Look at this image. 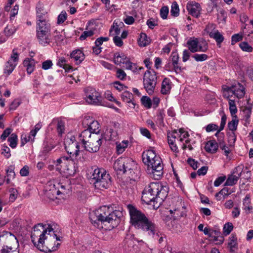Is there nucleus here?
Returning a JSON list of instances; mask_svg holds the SVG:
<instances>
[{
    "label": "nucleus",
    "instance_id": "1",
    "mask_svg": "<svg viewBox=\"0 0 253 253\" xmlns=\"http://www.w3.org/2000/svg\"><path fill=\"white\" fill-rule=\"evenodd\" d=\"M50 224L39 223L34 227L31 232V240L35 246L41 251L51 252L57 250L60 244L55 243L56 241L60 240L59 237L53 231Z\"/></svg>",
    "mask_w": 253,
    "mask_h": 253
},
{
    "label": "nucleus",
    "instance_id": "2",
    "mask_svg": "<svg viewBox=\"0 0 253 253\" xmlns=\"http://www.w3.org/2000/svg\"><path fill=\"white\" fill-rule=\"evenodd\" d=\"M123 218V213L122 211H112V209L107 206L100 208L90 216L92 223L97 228H103V225H106L107 223L109 224V227L106 228V229L117 227Z\"/></svg>",
    "mask_w": 253,
    "mask_h": 253
},
{
    "label": "nucleus",
    "instance_id": "3",
    "mask_svg": "<svg viewBox=\"0 0 253 253\" xmlns=\"http://www.w3.org/2000/svg\"><path fill=\"white\" fill-rule=\"evenodd\" d=\"M169 188L166 183L151 182L142 192V201L147 205L154 204V208L157 209L168 196Z\"/></svg>",
    "mask_w": 253,
    "mask_h": 253
},
{
    "label": "nucleus",
    "instance_id": "4",
    "mask_svg": "<svg viewBox=\"0 0 253 253\" xmlns=\"http://www.w3.org/2000/svg\"><path fill=\"white\" fill-rule=\"evenodd\" d=\"M127 209L130 217V222L136 228L147 232L149 235L159 237L158 227L148 219L145 214L132 205H127Z\"/></svg>",
    "mask_w": 253,
    "mask_h": 253
},
{
    "label": "nucleus",
    "instance_id": "5",
    "mask_svg": "<svg viewBox=\"0 0 253 253\" xmlns=\"http://www.w3.org/2000/svg\"><path fill=\"white\" fill-rule=\"evenodd\" d=\"M142 157L143 162L148 166L149 174L155 179H161L164 173V165L159 155L153 149H149L143 152Z\"/></svg>",
    "mask_w": 253,
    "mask_h": 253
},
{
    "label": "nucleus",
    "instance_id": "6",
    "mask_svg": "<svg viewBox=\"0 0 253 253\" xmlns=\"http://www.w3.org/2000/svg\"><path fill=\"white\" fill-rule=\"evenodd\" d=\"M79 139L84 149L90 153L98 152L102 143V136L97 133H91L89 130H83Z\"/></svg>",
    "mask_w": 253,
    "mask_h": 253
},
{
    "label": "nucleus",
    "instance_id": "7",
    "mask_svg": "<svg viewBox=\"0 0 253 253\" xmlns=\"http://www.w3.org/2000/svg\"><path fill=\"white\" fill-rule=\"evenodd\" d=\"M89 178L96 189H107L111 185V177L103 169L91 168Z\"/></svg>",
    "mask_w": 253,
    "mask_h": 253
},
{
    "label": "nucleus",
    "instance_id": "8",
    "mask_svg": "<svg viewBox=\"0 0 253 253\" xmlns=\"http://www.w3.org/2000/svg\"><path fill=\"white\" fill-rule=\"evenodd\" d=\"M36 33L37 38L40 44L46 46L52 42L51 25L48 21H42L41 23H38L36 28Z\"/></svg>",
    "mask_w": 253,
    "mask_h": 253
},
{
    "label": "nucleus",
    "instance_id": "9",
    "mask_svg": "<svg viewBox=\"0 0 253 253\" xmlns=\"http://www.w3.org/2000/svg\"><path fill=\"white\" fill-rule=\"evenodd\" d=\"M157 76L154 70H147L143 76V85L149 94H152L157 84Z\"/></svg>",
    "mask_w": 253,
    "mask_h": 253
},
{
    "label": "nucleus",
    "instance_id": "10",
    "mask_svg": "<svg viewBox=\"0 0 253 253\" xmlns=\"http://www.w3.org/2000/svg\"><path fill=\"white\" fill-rule=\"evenodd\" d=\"M139 241L134 238L133 234L128 233L124 240V250L126 253H136L139 251Z\"/></svg>",
    "mask_w": 253,
    "mask_h": 253
},
{
    "label": "nucleus",
    "instance_id": "11",
    "mask_svg": "<svg viewBox=\"0 0 253 253\" xmlns=\"http://www.w3.org/2000/svg\"><path fill=\"white\" fill-rule=\"evenodd\" d=\"M86 95V100L90 104L98 105L100 103L101 97L99 92L96 90L90 87H87L85 89Z\"/></svg>",
    "mask_w": 253,
    "mask_h": 253
},
{
    "label": "nucleus",
    "instance_id": "12",
    "mask_svg": "<svg viewBox=\"0 0 253 253\" xmlns=\"http://www.w3.org/2000/svg\"><path fill=\"white\" fill-rule=\"evenodd\" d=\"M245 88L240 83H238L231 87H227L224 89V90L234 94L237 98H241L243 97L245 94Z\"/></svg>",
    "mask_w": 253,
    "mask_h": 253
},
{
    "label": "nucleus",
    "instance_id": "13",
    "mask_svg": "<svg viewBox=\"0 0 253 253\" xmlns=\"http://www.w3.org/2000/svg\"><path fill=\"white\" fill-rule=\"evenodd\" d=\"M242 167L238 166L236 167L233 171V174L229 175L227 178L224 185L225 186H233L235 184L242 173Z\"/></svg>",
    "mask_w": 253,
    "mask_h": 253
},
{
    "label": "nucleus",
    "instance_id": "14",
    "mask_svg": "<svg viewBox=\"0 0 253 253\" xmlns=\"http://www.w3.org/2000/svg\"><path fill=\"white\" fill-rule=\"evenodd\" d=\"M214 25L213 24H209L206 27V30L209 33V36L211 38L214 39L217 45L220 44L224 41V38L223 35L218 31L215 30L213 32H210V28H213L214 29Z\"/></svg>",
    "mask_w": 253,
    "mask_h": 253
},
{
    "label": "nucleus",
    "instance_id": "15",
    "mask_svg": "<svg viewBox=\"0 0 253 253\" xmlns=\"http://www.w3.org/2000/svg\"><path fill=\"white\" fill-rule=\"evenodd\" d=\"M226 120L227 117L226 115L224 113H223L221 117L219 128L217 130V132L215 134V135L217 137V141L219 145H220L221 143H224V134L223 133L220 132V131L224 129L225 125L226 123Z\"/></svg>",
    "mask_w": 253,
    "mask_h": 253
},
{
    "label": "nucleus",
    "instance_id": "16",
    "mask_svg": "<svg viewBox=\"0 0 253 253\" xmlns=\"http://www.w3.org/2000/svg\"><path fill=\"white\" fill-rule=\"evenodd\" d=\"M227 247L230 253H236L238 249L237 237L235 233H232L228 239Z\"/></svg>",
    "mask_w": 253,
    "mask_h": 253
},
{
    "label": "nucleus",
    "instance_id": "17",
    "mask_svg": "<svg viewBox=\"0 0 253 253\" xmlns=\"http://www.w3.org/2000/svg\"><path fill=\"white\" fill-rule=\"evenodd\" d=\"M126 157H120L115 161L114 164L113 168L115 171L119 173H124L126 172L125 165L126 163Z\"/></svg>",
    "mask_w": 253,
    "mask_h": 253
},
{
    "label": "nucleus",
    "instance_id": "18",
    "mask_svg": "<svg viewBox=\"0 0 253 253\" xmlns=\"http://www.w3.org/2000/svg\"><path fill=\"white\" fill-rule=\"evenodd\" d=\"M169 61L172 63L173 65L175 68V72L176 74L180 73L182 71V68L179 66V56L176 52H172L169 57Z\"/></svg>",
    "mask_w": 253,
    "mask_h": 253
},
{
    "label": "nucleus",
    "instance_id": "19",
    "mask_svg": "<svg viewBox=\"0 0 253 253\" xmlns=\"http://www.w3.org/2000/svg\"><path fill=\"white\" fill-rule=\"evenodd\" d=\"M70 57L73 59L76 64H81L84 59V54L80 49H76L70 54Z\"/></svg>",
    "mask_w": 253,
    "mask_h": 253
},
{
    "label": "nucleus",
    "instance_id": "20",
    "mask_svg": "<svg viewBox=\"0 0 253 253\" xmlns=\"http://www.w3.org/2000/svg\"><path fill=\"white\" fill-rule=\"evenodd\" d=\"M114 62L117 65L126 64L129 61V59L123 53L116 52L114 54Z\"/></svg>",
    "mask_w": 253,
    "mask_h": 253
},
{
    "label": "nucleus",
    "instance_id": "21",
    "mask_svg": "<svg viewBox=\"0 0 253 253\" xmlns=\"http://www.w3.org/2000/svg\"><path fill=\"white\" fill-rule=\"evenodd\" d=\"M56 163L57 164H59L62 169H64L63 167H67L70 164H75V162H74V160L71 155L70 157H61L56 161Z\"/></svg>",
    "mask_w": 253,
    "mask_h": 253
},
{
    "label": "nucleus",
    "instance_id": "22",
    "mask_svg": "<svg viewBox=\"0 0 253 253\" xmlns=\"http://www.w3.org/2000/svg\"><path fill=\"white\" fill-rule=\"evenodd\" d=\"M53 164L55 166V169L56 171L61 172L62 171L66 170L67 171V173L70 175L74 174L76 171V169L78 168L77 166H74L73 167H69V166H68L66 169H62V167L60 166L59 164H57L56 163V161L53 162Z\"/></svg>",
    "mask_w": 253,
    "mask_h": 253
},
{
    "label": "nucleus",
    "instance_id": "23",
    "mask_svg": "<svg viewBox=\"0 0 253 253\" xmlns=\"http://www.w3.org/2000/svg\"><path fill=\"white\" fill-rule=\"evenodd\" d=\"M65 148L67 152V153L70 155H72V156L75 157L76 160L77 161L78 163L76 164L77 165L79 164L78 160L77 159V157L79 155V144H76L75 145V147H73L72 146V144L69 145V147L67 145H65Z\"/></svg>",
    "mask_w": 253,
    "mask_h": 253
},
{
    "label": "nucleus",
    "instance_id": "24",
    "mask_svg": "<svg viewBox=\"0 0 253 253\" xmlns=\"http://www.w3.org/2000/svg\"><path fill=\"white\" fill-rule=\"evenodd\" d=\"M218 147L217 142L215 140H211L206 143L205 149L207 152L214 153L217 151Z\"/></svg>",
    "mask_w": 253,
    "mask_h": 253
},
{
    "label": "nucleus",
    "instance_id": "25",
    "mask_svg": "<svg viewBox=\"0 0 253 253\" xmlns=\"http://www.w3.org/2000/svg\"><path fill=\"white\" fill-rule=\"evenodd\" d=\"M171 88V82L170 80L165 78L162 82L161 93L163 94H167L170 92Z\"/></svg>",
    "mask_w": 253,
    "mask_h": 253
},
{
    "label": "nucleus",
    "instance_id": "26",
    "mask_svg": "<svg viewBox=\"0 0 253 253\" xmlns=\"http://www.w3.org/2000/svg\"><path fill=\"white\" fill-rule=\"evenodd\" d=\"M24 67H26V71L28 74H31L35 69V60L32 58H26L23 62Z\"/></svg>",
    "mask_w": 253,
    "mask_h": 253
},
{
    "label": "nucleus",
    "instance_id": "27",
    "mask_svg": "<svg viewBox=\"0 0 253 253\" xmlns=\"http://www.w3.org/2000/svg\"><path fill=\"white\" fill-rule=\"evenodd\" d=\"M198 43L199 42L197 38H190L186 43L188 49L192 53L198 51Z\"/></svg>",
    "mask_w": 253,
    "mask_h": 253
},
{
    "label": "nucleus",
    "instance_id": "28",
    "mask_svg": "<svg viewBox=\"0 0 253 253\" xmlns=\"http://www.w3.org/2000/svg\"><path fill=\"white\" fill-rule=\"evenodd\" d=\"M126 174L127 175L130 180L136 181L139 178L140 176V169L137 168V166H136L134 169L126 172Z\"/></svg>",
    "mask_w": 253,
    "mask_h": 253
},
{
    "label": "nucleus",
    "instance_id": "29",
    "mask_svg": "<svg viewBox=\"0 0 253 253\" xmlns=\"http://www.w3.org/2000/svg\"><path fill=\"white\" fill-rule=\"evenodd\" d=\"M106 141H110L116 137V132L114 131L112 128H107L103 135H100Z\"/></svg>",
    "mask_w": 253,
    "mask_h": 253
},
{
    "label": "nucleus",
    "instance_id": "30",
    "mask_svg": "<svg viewBox=\"0 0 253 253\" xmlns=\"http://www.w3.org/2000/svg\"><path fill=\"white\" fill-rule=\"evenodd\" d=\"M57 65L63 68L66 72H69L70 70L73 69L71 66L67 64V60L63 57L59 58Z\"/></svg>",
    "mask_w": 253,
    "mask_h": 253
},
{
    "label": "nucleus",
    "instance_id": "31",
    "mask_svg": "<svg viewBox=\"0 0 253 253\" xmlns=\"http://www.w3.org/2000/svg\"><path fill=\"white\" fill-rule=\"evenodd\" d=\"M239 123V120L237 118V115H235L232 117L231 121L228 122L227 126L230 130L231 132H235L237 129Z\"/></svg>",
    "mask_w": 253,
    "mask_h": 253
},
{
    "label": "nucleus",
    "instance_id": "32",
    "mask_svg": "<svg viewBox=\"0 0 253 253\" xmlns=\"http://www.w3.org/2000/svg\"><path fill=\"white\" fill-rule=\"evenodd\" d=\"M125 169H126V172H124V174H126V172L129 171L130 170H132L133 169H134L135 167L137 166L135 162L132 160L131 159L126 157V163L125 165Z\"/></svg>",
    "mask_w": 253,
    "mask_h": 253
},
{
    "label": "nucleus",
    "instance_id": "33",
    "mask_svg": "<svg viewBox=\"0 0 253 253\" xmlns=\"http://www.w3.org/2000/svg\"><path fill=\"white\" fill-rule=\"evenodd\" d=\"M14 167L13 166H10L6 169V176L5 180L7 184L9 183L11 180L15 177V172L14 171Z\"/></svg>",
    "mask_w": 253,
    "mask_h": 253
},
{
    "label": "nucleus",
    "instance_id": "34",
    "mask_svg": "<svg viewBox=\"0 0 253 253\" xmlns=\"http://www.w3.org/2000/svg\"><path fill=\"white\" fill-rule=\"evenodd\" d=\"M72 144V146L75 147L76 144H78V142L76 141L75 137L71 134H68L65 137L64 140V145H69Z\"/></svg>",
    "mask_w": 253,
    "mask_h": 253
},
{
    "label": "nucleus",
    "instance_id": "35",
    "mask_svg": "<svg viewBox=\"0 0 253 253\" xmlns=\"http://www.w3.org/2000/svg\"><path fill=\"white\" fill-rule=\"evenodd\" d=\"M165 116V111L163 109H158L157 112V121L156 123L160 126H164V119Z\"/></svg>",
    "mask_w": 253,
    "mask_h": 253
},
{
    "label": "nucleus",
    "instance_id": "36",
    "mask_svg": "<svg viewBox=\"0 0 253 253\" xmlns=\"http://www.w3.org/2000/svg\"><path fill=\"white\" fill-rule=\"evenodd\" d=\"M126 69L130 70L135 73H138L139 71L144 69L143 67H139V68H138L137 64L133 63L130 61H128L126 63Z\"/></svg>",
    "mask_w": 253,
    "mask_h": 253
},
{
    "label": "nucleus",
    "instance_id": "37",
    "mask_svg": "<svg viewBox=\"0 0 253 253\" xmlns=\"http://www.w3.org/2000/svg\"><path fill=\"white\" fill-rule=\"evenodd\" d=\"M121 98L123 101L126 103H132L133 105L134 104L132 102L133 98V94L128 91H125L121 95Z\"/></svg>",
    "mask_w": 253,
    "mask_h": 253
},
{
    "label": "nucleus",
    "instance_id": "38",
    "mask_svg": "<svg viewBox=\"0 0 253 253\" xmlns=\"http://www.w3.org/2000/svg\"><path fill=\"white\" fill-rule=\"evenodd\" d=\"M54 193H56V195H65L67 194L66 189V186L63 185L62 183H58L57 188L54 187V189L53 190ZM53 192V190L51 191Z\"/></svg>",
    "mask_w": 253,
    "mask_h": 253
},
{
    "label": "nucleus",
    "instance_id": "39",
    "mask_svg": "<svg viewBox=\"0 0 253 253\" xmlns=\"http://www.w3.org/2000/svg\"><path fill=\"white\" fill-rule=\"evenodd\" d=\"M17 65L15 63L7 61L6 63L5 67L4 69V73L6 74L7 75H10L14 70Z\"/></svg>",
    "mask_w": 253,
    "mask_h": 253
},
{
    "label": "nucleus",
    "instance_id": "40",
    "mask_svg": "<svg viewBox=\"0 0 253 253\" xmlns=\"http://www.w3.org/2000/svg\"><path fill=\"white\" fill-rule=\"evenodd\" d=\"M150 43V39L145 33H141L139 40V44L141 46H146Z\"/></svg>",
    "mask_w": 253,
    "mask_h": 253
},
{
    "label": "nucleus",
    "instance_id": "41",
    "mask_svg": "<svg viewBox=\"0 0 253 253\" xmlns=\"http://www.w3.org/2000/svg\"><path fill=\"white\" fill-rule=\"evenodd\" d=\"M17 136L13 133L11 134L9 137H8L7 140L9 142V146L12 148H15L16 147L17 145Z\"/></svg>",
    "mask_w": 253,
    "mask_h": 253
},
{
    "label": "nucleus",
    "instance_id": "42",
    "mask_svg": "<svg viewBox=\"0 0 253 253\" xmlns=\"http://www.w3.org/2000/svg\"><path fill=\"white\" fill-rule=\"evenodd\" d=\"M99 124L97 121H93L88 126V128L85 130H89L91 133H98L99 130L96 131L99 128Z\"/></svg>",
    "mask_w": 253,
    "mask_h": 253
},
{
    "label": "nucleus",
    "instance_id": "43",
    "mask_svg": "<svg viewBox=\"0 0 253 253\" xmlns=\"http://www.w3.org/2000/svg\"><path fill=\"white\" fill-rule=\"evenodd\" d=\"M187 9L189 14L194 17H198L200 15V9L195 8L194 6L191 5H187Z\"/></svg>",
    "mask_w": 253,
    "mask_h": 253
},
{
    "label": "nucleus",
    "instance_id": "44",
    "mask_svg": "<svg viewBox=\"0 0 253 253\" xmlns=\"http://www.w3.org/2000/svg\"><path fill=\"white\" fill-rule=\"evenodd\" d=\"M233 225L231 222H227L224 225L223 228V234L224 236H227L230 234L233 229Z\"/></svg>",
    "mask_w": 253,
    "mask_h": 253
},
{
    "label": "nucleus",
    "instance_id": "45",
    "mask_svg": "<svg viewBox=\"0 0 253 253\" xmlns=\"http://www.w3.org/2000/svg\"><path fill=\"white\" fill-rule=\"evenodd\" d=\"M127 142L123 141L121 143H120L118 144V143H116V151L118 154H120L123 153L125 148L127 147Z\"/></svg>",
    "mask_w": 253,
    "mask_h": 253
},
{
    "label": "nucleus",
    "instance_id": "46",
    "mask_svg": "<svg viewBox=\"0 0 253 253\" xmlns=\"http://www.w3.org/2000/svg\"><path fill=\"white\" fill-rule=\"evenodd\" d=\"M229 110L232 117L236 115L237 112V108L234 100H229Z\"/></svg>",
    "mask_w": 253,
    "mask_h": 253
},
{
    "label": "nucleus",
    "instance_id": "47",
    "mask_svg": "<svg viewBox=\"0 0 253 253\" xmlns=\"http://www.w3.org/2000/svg\"><path fill=\"white\" fill-rule=\"evenodd\" d=\"M171 15L174 17H177L179 14V9L178 5L176 2H172L170 10Z\"/></svg>",
    "mask_w": 253,
    "mask_h": 253
},
{
    "label": "nucleus",
    "instance_id": "48",
    "mask_svg": "<svg viewBox=\"0 0 253 253\" xmlns=\"http://www.w3.org/2000/svg\"><path fill=\"white\" fill-rule=\"evenodd\" d=\"M57 120V130L58 134L61 135L62 134L64 133L65 130V123L62 120Z\"/></svg>",
    "mask_w": 253,
    "mask_h": 253
},
{
    "label": "nucleus",
    "instance_id": "49",
    "mask_svg": "<svg viewBox=\"0 0 253 253\" xmlns=\"http://www.w3.org/2000/svg\"><path fill=\"white\" fill-rule=\"evenodd\" d=\"M239 46L244 51L251 52H252L253 48L246 42H241Z\"/></svg>",
    "mask_w": 253,
    "mask_h": 253
},
{
    "label": "nucleus",
    "instance_id": "50",
    "mask_svg": "<svg viewBox=\"0 0 253 253\" xmlns=\"http://www.w3.org/2000/svg\"><path fill=\"white\" fill-rule=\"evenodd\" d=\"M142 104L146 108H150L152 107V100L147 96H143L141 99Z\"/></svg>",
    "mask_w": 253,
    "mask_h": 253
},
{
    "label": "nucleus",
    "instance_id": "51",
    "mask_svg": "<svg viewBox=\"0 0 253 253\" xmlns=\"http://www.w3.org/2000/svg\"><path fill=\"white\" fill-rule=\"evenodd\" d=\"M18 60L19 54L16 51V49H13L12 51V54L10 55V57L8 61H11L17 65Z\"/></svg>",
    "mask_w": 253,
    "mask_h": 253
},
{
    "label": "nucleus",
    "instance_id": "52",
    "mask_svg": "<svg viewBox=\"0 0 253 253\" xmlns=\"http://www.w3.org/2000/svg\"><path fill=\"white\" fill-rule=\"evenodd\" d=\"M192 57L197 62H202L206 60L208 56L206 54H195Z\"/></svg>",
    "mask_w": 253,
    "mask_h": 253
},
{
    "label": "nucleus",
    "instance_id": "53",
    "mask_svg": "<svg viewBox=\"0 0 253 253\" xmlns=\"http://www.w3.org/2000/svg\"><path fill=\"white\" fill-rule=\"evenodd\" d=\"M252 113V107L249 105L245 108L243 110V114L244 116V119L246 122L248 121L251 117V115Z\"/></svg>",
    "mask_w": 253,
    "mask_h": 253
},
{
    "label": "nucleus",
    "instance_id": "54",
    "mask_svg": "<svg viewBox=\"0 0 253 253\" xmlns=\"http://www.w3.org/2000/svg\"><path fill=\"white\" fill-rule=\"evenodd\" d=\"M1 151V154L3 155L6 159H8L11 157L10 150L8 146L3 145Z\"/></svg>",
    "mask_w": 253,
    "mask_h": 253
},
{
    "label": "nucleus",
    "instance_id": "55",
    "mask_svg": "<svg viewBox=\"0 0 253 253\" xmlns=\"http://www.w3.org/2000/svg\"><path fill=\"white\" fill-rule=\"evenodd\" d=\"M94 34V30H89V31H84L80 37V40L81 41H84L86 39L87 37H90L92 36Z\"/></svg>",
    "mask_w": 253,
    "mask_h": 253
},
{
    "label": "nucleus",
    "instance_id": "56",
    "mask_svg": "<svg viewBox=\"0 0 253 253\" xmlns=\"http://www.w3.org/2000/svg\"><path fill=\"white\" fill-rule=\"evenodd\" d=\"M8 235L14 237L13 235L8 231H3L2 232L0 233V246L2 245V242H3L5 240Z\"/></svg>",
    "mask_w": 253,
    "mask_h": 253
},
{
    "label": "nucleus",
    "instance_id": "57",
    "mask_svg": "<svg viewBox=\"0 0 253 253\" xmlns=\"http://www.w3.org/2000/svg\"><path fill=\"white\" fill-rule=\"evenodd\" d=\"M243 35L240 34L233 35L231 37V44L234 45L236 42L241 41L243 39Z\"/></svg>",
    "mask_w": 253,
    "mask_h": 253
},
{
    "label": "nucleus",
    "instance_id": "58",
    "mask_svg": "<svg viewBox=\"0 0 253 253\" xmlns=\"http://www.w3.org/2000/svg\"><path fill=\"white\" fill-rule=\"evenodd\" d=\"M3 246L1 253H19V251L17 250H13L11 247L4 246V245Z\"/></svg>",
    "mask_w": 253,
    "mask_h": 253
},
{
    "label": "nucleus",
    "instance_id": "59",
    "mask_svg": "<svg viewBox=\"0 0 253 253\" xmlns=\"http://www.w3.org/2000/svg\"><path fill=\"white\" fill-rule=\"evenodd\" d=\"M9 192L10 193L9 200L11 202H14L17 197L18 192L16 189L14 188H10Z\"/></svg>",
    "mask_w": 253,
    "mask_h": 253
},
{
    "label": "nucleus",
    "instance_id": "60",
    "mask_svg": "<svg viewBox=\"0 0 253 253\" xmlns=\"http://www.w3.org/2000/svg\"><path fill=\"white\" fill-rule=\"evenodd\" d=\"M67 13L65 11H62L58 15L57 23L58 24L63 23L67 19Z\"/></svg>",
    "mask_w": 253,
    "mask_h": 253
},
{
    "label": "nucleus",
    "instance_id": "61",
    "mask_svg": "<svg viewBox=\"0 0 253 253\" xmlns=\"http://www.w3.org/2000/svg\"><path fill=\"white\" fill-rule=\"evenodd\" d=\"M169 13V8L168 6H163L160 10L161 17L163 19H166L167 18Z\"/></svg>",
    "mask_w": 253,
    "mask_h": 253
},
{
    "label": "nucleus",
    "instance_id": "62",
    "mask_svg": "<svg viewBox=\"0 0 253 253\" xmlns=\"http://www.w3.org/2000/svg\"><path fill=\"white\" fill-rule=\"evenodd\" d=\"M228 142L231 144H234L236 140V135L235 132H227Z\"/></svg>",
    "mask_w": 253,
    "mask_h": 253
},
{
    "label": "nucleus",
    "instance_id": "63",
    "mask_svg": "<svg viewBox=\"0 0 253 253\" xmlns=\"http://www.w3.org/2000/svg\"><path fill=\"white\" fill-rule=\"evenodd\" d=\"M21 104V101L18 99H16L14 100L10 104L9 107V110H15Z\"/></svg>",
    "mask_w": 253,
    "mask_h": 253
},
{
    "label": "nucleus",
    "instance_id": "64",
    "mask_svg": "<svg viewBox=\"0 0 253 253\" xmlns=\"http://www.w3.org/2000/svg\"><path fill=\"white\" fill-rule=\"evenodd\" d=\"M187 163L194 169H196L199 167V164L193 159L188 158Z\"/></svg>",
    "mask_w": 253,
    "mask_h": 253
}]
</instances>
